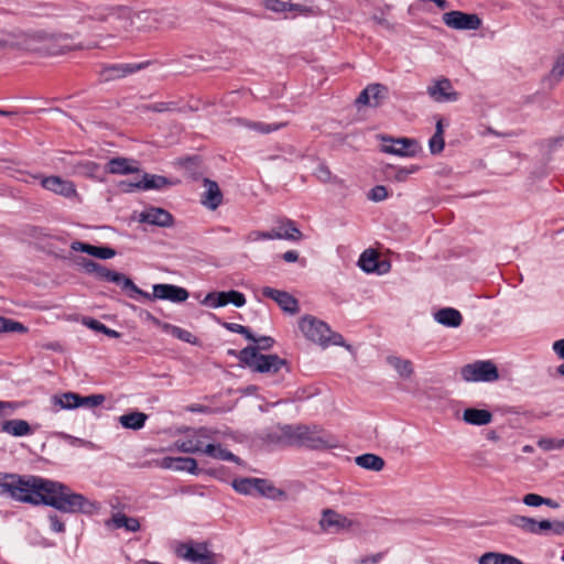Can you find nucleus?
<instances>
[{
  "instance_id": "obj_61",
  "label": "nucleus",
  "mask_w": 564,
  "mask_h": 564,
  "mask_svg": "<svg viewBox=\"0 0 564 564\" xmlns=\"http://www.w3.org/2000/svg\"><path fill=\"white\" fill-rule=\"evenodd\" d=\"M15 410V405L9 401H0V416L10 415Z\"/></svg>"
},
{
  "instance_id": "obj_39",
  "label": "nucleus",
  "mask_w": 564,
  "mask_h": 564,
  "mask_svg": "<svg viewBox=\"0 0 564 564\" xmlns=\"http://www.w3.org/2000/svg\"><path fill=\"white\" fill-rule=\"evenodd\" d=\"M387 362L404 379H409L413 375V366L409 359L389 356Z\"/></svg>"
},
{
  "instance_id": "obj_50",
  "label": "nucleus",
  "mask_w": 564,
  "mask_h": 564,
  "mask_svg": "<svg viewBox=\"0 0 564 564\" xmlns=\"http://www.w3.org/2000/svg\"><path fill=\"white\" fill-rule=\"evenodd\" d=\"M165 327L170 329V334L173 337L185 343L195 344L196 338H194L191 332L174 325H166Z\"/></svg>"
},
{
  "instance_id": "obj_16",
  "label": "nucleus",
  "mask_w": 564,
  "mask_h": 564,
  "mask_svg": "<svg viewBox=\"0 0 564 564\" xmlns=\"http://www.w3.org/2000/svg\"><path fill=\"white\" fill-rule=\"evenodd\" d=\"M149 295L151 300H165L173 303H182L185 302L189 294L188 291L182 286L175 285V284H154L153 285V293Z\"/></svg>"
},
{
  "instance_id": "obj_2",
  "label": "nucleus",
  "mask_w": 564,
  "mask_h": 564,
  "mask_svg": "<svg viewBox=\"0 0 564 564\" xmlns=\"http://www.w3.org/2000/svg\"><path fill=\"white\" fill-rule=\"evenodd\" d=\"M257 346H247L238 354L239 361L250 370L261 373H276L283 367L288 368L285 359L278 355H262L259 350H269L274 345V339L270 336L256 337L252 340Z\"/></svg>"
},
{
  "instance_id": "obj_15",
  "label": "nucleus",
  "mask_w": 564,
  "mask_h": 564,
  "mask_svg": "<svg viewBox=\"0 0 564 564\" xmlns=\"http://www.w3.org/2000/svg\"><path fill=\"white\" fill-rule=\"evenodd\" d=\"M388 98V87L382 84H370L361 90L356 99L357 106L377 108Z\"/></svg>"
},
{
  "instance_id": "obj_27",
  "label": "nucleus",
  "mask_w": 564,
  "mask_h": 564,
  "mask_svg": "<svg viewBox=\"0 0 564 564\" xmlns=\"http://www.w3.org/2000/svg\"><path fill=\"white\" fill-rule=\"evenodd\" d=\"M276 239L299 241L303 238V234L296 227L295 221L285 219L274 228Z\"/></svg>"
},
{
  "instance_id": "obj_63",
  "label": "nucleus",
  "mask_w": 564,
  "mask_h": 564,
  "mask_svg": "<svg viewBox=\"0 0 564 564\" xmlns=\"http://www.w3.org/2000/svg\"><path fill=\"white\" fill-rule=\"evenodd\" d=\"M554 352L564 360V338L553 343Z\"/></svg>"
},
{
  "instance_id": "obj_38",
  "label": "nucleus",
  "mask_w": 564,
  "mask_h": 564,
  "mask_svg": "<svg viewBox=\"0 0 564 564\" xmlns=\"http://www.w3.org/2000/svg\"><path fill=\"white\" fill-rule=\"evenodd\" d=\"M180 165L185 171L187 177L193 181H197L203 175L200 170V160L198 156H189L180 160Z\"/></svg>"
},
{
  "instance_id": "obj_62",
  "label": "nucleus",
  "mask_w": 564,
  "mask_h": 564,
  "mask_svg": "<svg viewBox=\"0 0 564 564\" xmlns=\"http://www.w3.org/2000/svg\"><path fill=\"white\" fill-rule=\"evenodd\" d=\"M172 102H154L150 106V109L154 112H165L172 109Z\"/></svg>"
},
{
  "instance_id": "obj_11",
  "label": "nucleus",
  "mask_w": 564,
  "mask_h": 564,
  "mask_svg": "<svg viewBox=\"0 0 564 564\" xmlns=\"http://www.w3.org/2000/svg\"><path fill=\"white\" fill-rule=\"evenodd\" d=\"M177 556L193 564H215L214 555L204 543H183L176 549Z\"/></svg>"
},
{
  "instance_id": "obj_1",
  "label": "nucleus",
  "mask_w": 564,
  "mask_h": 564,
  "mask_svg": "<svg viewBox=\"0 0 564 564\" xmlns=\"http://www.w3.org/2000/svg\"><path fill=\"white\" fill-rule=\"evenodd\" d=\"M0 496L33 506H50L67 513H90L96 508L95 503L68 486L37 476L0 473Z\"/></svg>"
},
{
  "instance_id": "obj_45",
  "label": "nucleus",
  "mask_w": 564,
  "mask_h": 564,
  "mask_svg": "<svg viewBox=\"0 0 564 564\" xmlns=\"http://www.w3.org/2000/svg\"><path fill=\"white\" fill-rule=\"evenodd\" d=\"M202 303L213 308L223 307L228 304L227 296H225V291L209 292Z\"/></svg>"
},
{
  "instance_id": "obj_48",
  "label": "nucleus",
  "mask_w": 564,
  "mask_h": 564,
  "mask_svg": "<svg viewBox=\"0 0 564 564\" xmlns=\"http://www.w3.org/2000/svg\"><path fill=\"white\" fill-rule=\"evenodd\" d=\"M104 401V394H90L86 397L79 394L78 408L94 409L101 405Z\"/></svg>"
},
{
  "instance_id": "obj_30",
  "label": "nucleus",
  "mask_w": 564,
  "mask_h": 564,
  "mask_svg": "<svg viewBox=\"0 0 564 564\" xmlns=\"http://www.w3.org/2000/svg\"><path fill=\"white\" fill-rule=\"evenodd\" d=\"M134 161L126 158H113L107 163V172L110 174H131L139 171L138 166L134 165Z\"/></svg>"
},
{
  "instance_id": "obj_52",
  "label": "nucleus",
  "mask_w": 564,
  "mask_h": 564,
  "mask_svg": "<svg viewBox=\"0 0 564 564\" xmlns=\"http://www.w3.org/2000/svg\"><path fill=\"white\" fill-rule=\"evenodd\" d=\"M225 296H227L228 304L231 303L236 307H242L246 305V302H247L246 296L243 293H241L239 291H236V290L227 291V292H225Z\"/></svg>"
},
{
  "instance_id": "obj_47",
  "label": "nucleus",
  "mask_w": 564,
  "mask_h": 564,
  "mask_svg": "<svg viewBox=\"0 0 564 564\" xmlns=\"http://www.w3.org/2000/svg\"><path fill=\"white\" fill-rule=\"evenodd\" d=\"M358 264L365 272H373L377 269V254L375 252L369 254L368 251L362 252Z\"/></svg>"
},
{
  "instance_id": "obj_60",
  "label": "nucleus",
  "mask_w": 564,
  "mask_h": 564,
  "mask_svg": "<svg viewBox=\"0 0 564 564\" xmlns=\"http://www.w3.org/2000/svg\"><path fill=\"white\" fill-rule=\"evenodd\" d=\"M329 345H334V346H345V339L344 337L338 334V333H334L332 332V329L329 328V333H328V341H327V347Z\"/></svg>"
},
{
  "instance_id": "obj_51",
  "label": "nucleus",
  "mask_w": 564,
  "mask_h": 564,
  "mask_svg": "<svg viewBox=\"0 0 564 564\" xmlns=\"http://www.w3.org/2000/svg\"><path fill=\"white\" fill-rule=\"evenodd\" d=\"M224 327L231 333L243 335L248 340H256V336L247 326L237 323H224Z\"/></svg>"
},
{
  "instance_id": "obj_31",
  "label": "nucleus",
  "mask_w": 564,
  "mask_h": 564,
  "mask_svg": "<svg viewBox=\"0 0 564 564\" xmlns=\"http://www.w3.org/2000/svg\"><path fill=\"white\" fill-rule=\"evenodd\" d=\"M463 420L470 425H487L492 421V414L488 410L468 408L463 412Z\"/></svg>"
},
{
  "instance_id": "obj_5",
  "label": "nucleus",
  "mask_w": 564,
  "mask_h": 564,
  "mask_svg": "<svg viewBox=\"0 0 564 564\" xmlns=\"http://www.w3.org/2000/svg\"><path fill=\"white\" fill-rule=\"evenodd\" d=\"M232 488L241 495H252L258 492L262 496L278 499L285 495V492L268 480L261 478H238L232 481Z\"/></svg>"
},
{
  "instance_id": "obj_54",
  "label": "nucleus",
  "mask_w": 564,
  "mask_h": 564,
  "mask_svg": "<svg viewBox=\"0 0 564 564\" xmlns=\"http://www.w3.org/2000/svg\"><path fill=\"white\" fill-rule=\"evenodd\" d=\"M444 135L433 134L429 141V147L432 154L441 153L444 149Z\"/></svg>"
},
{
  "instance_id": "obj_7",
  "label": "nucleus",
  "mask_w": 564,
  "mask_h": 564,
  "mask_svg": "<svg viewBox=\"0 0 564 564\" xmlns=\"http://www.w3.org/2000/svg\"><path fill=\"white\" fill-rule=\"evenodd\" d=\"M299 328L308 340L327 347L329 326L325 322L312 315H305L300 319Z\"/></svg>"
},
{
  "instance_id": "obj_35",
  "label": "nucleus",
  "mask_w": 564,
  "mask_h": 564,
  "mask_svg": "<svg viewBox=\"0 0 564 564\" xmlns=\"http://www.w3.org/2000/svg\"><path fill=\"white\" fill-rule=\"evenodd\" d=\"M479 564H523L520 560L517 557L503 554V553H497V552H487L482 554L479 560Z\"/></svg>"
},
{
  "instance_id": "obj_19",
  "label": "nucleus",
  "mask_w": 564,
  "mask_h": 564,
  "mask_svg": "<svg viewBox=\"0 0 564 564\" xmlns=\"http://www.w3.org/2000/svg\"><path fill=\"white\" fill-rule=\"evenodd\" d=\"M508 523L514 528L520 529L524 533L536 534V535L545 533L546 528H549V525H550L549 520L538 521L533 518L519 516V514L511 516L508 519Z\"/></svg>"
},
{
  "instance_id": "obj_12",
  "label": "nucleus",
  "mask_w": 564,
  "mask_h": 564,
  "mask_svg": "<svg viewBox=\"0 0 564 564\" xmlns=\"http://www.w3.org/2000/svg\"><path fill=\"white\" fill-rule=\"evenodd\" d=\"M288 431L295 433V445H302L314 449L330 448L335 445L316 433L312 432L305 425H288Z\"/></svg>"
},
{
  "instance_id": "obj_8",
  "label": "nucleus",
  "mask_w": 564,
  "mask_h": 564,
  "mask_svg": "<svg viewBox=\"0 0 564 564\" xmlns=\"http://www.w3.org/2000/svg\"><path fill=\"white\" fill-rule=\"evenodd\" d=\"M96 276L99 280L112 282L119 285L123 291L128 292V296L131 299H137L141 296L143 299H151L148 292L142 291L138 288L133 281L126 276L124 274L107 269L105 265H100Z\"/></svg>"
},
{
  "instance_id": "obj_18",
  "label": "nucleus",
  "mask_w": 564,
  "mask_h": 564,
  "mask_svg": "<svg viewBox=\"0 0 564 564\" xmlns=\"http://www.w3.org/2000/svg\"><path fill=\"white\" fill-rule=\"evenodd\" d=\"M261 293L264 297L273 300L284 312L290 314L297 313L299 302L290 293L270 286H264Z\"/></svg>"
},
{
  "instance_id": "obj_43",
  "label": "nucleus",
  "mask_w": 564,
  "mask_h": 564,
  "mask_svg": "<svg viewBox=\"0 0 564 564\" xmlns=\"http://www.w3.org/2000/svg\"><path fill=\"white\" fill-rule=\"evenodd\" d=\"M563 77H564V53L561 54L556 58L549 76L545 79L547 82H551L553 85H556L561 82V79Z\"/></svg>"
},
{
  "instance_id": "obj_17",
  "label": "nucleus",
  "mask_w": 564,
  "mask_h": 564,
  "mask_svg": "<svg viewBox=\"0 0 564 564\" xmlns=\"http://www.w3.org/2000/svg\"><path fill=\"white\" fill-rule=\"evenodd\" d=\"M72 36L66 33H47L44 42L43 55H61L75 48L70 43Z\"/></svg>"
},
{
  "instance_id": "obj_55",
  "label": "nucleus",
  "mask_w": 564,
  "mask_h": 564,
  "mask_svg": "<svg viewBox=\"0 0 564 564\" xmlns=\"http://www.w3.org/2000/svg\"><path fill=\"white\" fill-rule=\"evenodd\" d=\"M315 176L323 183H330L333 180V174L329 167L324 163L318 164L315 170Z\"/></svg>"
},
{
  "instance_id": "obj_9",
  "label": "nucleus",
  "mask_w": 564,
  "mask_h": 564,
  "mask_svg": "<svg viewBox=\"0 0 564 564\" xmlns=\"http://www.w3.org/2000/svg\"><path fill=\"white\" fill-rule=\"evenodd\" d=\"M212 430L200 427L193 433L187 434L184 438L175 442L177 451L187 454L203 453L206 446V441L213 438Z\"/></svg>"
},
{
  "instance_id": "obj_33",
  "label": "nucleus",
  "mask_w": 564,
  "mask_h": 564,
  "mask_svg": "<svg viewBox=\"0 0 564 564\" xmlns=\"http://www.w3.org/2000/svg\"><path fill=\"white\" fill-rule=\"evenodd\" d=\"M237 121L250 129V130H254L257 131L258 133H261V134H268V133H271V132H274V131H278L282 128H284L286 126V122H279V123H265V122H261V121H250V120H247V119H237Z\"/></svg>"
},
{
  "instance_id": "obj_6",
  "label": "nucleus",
  "mask_w": 564,
  "mask_h": 564,
  "mask_svg": "<svg viewBox=\"0 0 564 564\" xmlns=\"http://www.w3.org/2000/svg\"><path fill=\"white\" fill-rule=\"evenodd\" d=\"M261 4L272 12L283 13L286 18L318 15L321 13L318 7L292 3L290 0H261Z\"/></svg>"
},
{
  "instance_id": "obj_23",
  "label": "nucleus",
  "mask_w": 564,
  "mask_h": 564,
  "mask_svg": "<svg viewBox=\"0 0 564 564\" xmlns=\"http://www.w3.org/2000/svg\"><path fill=\"white\" fill-rule=\"evenodd\" d=\"M175 183L169 180L165 176L155 175V174H148L145 173L141 181L137 183H129L127 184L128 189L132 191L133 188L149 191V189H161L165 186L174 185Z\"/></svg>"
},
{
  "instance_id": "obj_21",
  "label": "nucleus",
  "mask_w": 564,
  "mask_h": 564,
  "mask_svg": "<svg viewBox=\"0 0 564 564\" xmlns=\"http://www.w3.org/2000/svg\"><path fill=\"white\" fill-rule=\"evenodd\" d=\"M203 184L205 187V192L200 196V203L206 208L215 210L223 203V193L215 181L204 178Z\"/></svg>"
},
{
  "instance_id": "obj_34",
  "label": "nucleus",
  "mask_w": 564,
  "mask_h": 564,
  "mask_svg": "<svg viewBox=\"0 0 564 564\" xmlns=\"http://www.w3.org/2000/svg\"><path fill=\"white\" fill-rule=\"evenodd\" d=\"M147 420L148 415L139 411L130 412L119 417V422L124 429L134 431L142 429Z\"/></svg>"
},
{
  "instance_id": "obj_29",
  "label": "nucleus",
  "mask_w": 564,
  "mask_h": 564,
  "mask_svg": "<svg viewBox=\"0 0 564 564\" xmlns=\"http://www.w3.org/2000/svg\"><path fill=\"white\" fill-rule=\"evenodd\" d=\"M434 319L446 327H459L463 323L460 312L453 307H444L434 314Z\"/></svg>"
},
{
  "instance_id": "obj_46",
  "label": "nucleus",
  "mask_w": 564,
  "mask_h": 564,
  "mask_svg": "<svg viewBox=\"0 0 564 564\" xmlns=\"http://www.w3.org/2000/svg\"><path fill=\"white\" fill-rule=\"evenodd\" d=\"M522 501L524 505L529 507H540L542 505H546L549 507H556V503L553 500L544 498L538 494H527L523 497Z\"/></svg>"
},
{
  "instance_id": "obj_20",
  "label": "nucleus",
  "mask_w": 564,
  "mask_h": 564,
  "mask_svg": "<svg viewBox=\"0 0 564 564\" xmlns=\"http://www.w3.org/2000/svg\"><path fill=\"white\" fill-rule=\"evenodd\" d=\"M150 62H142L135 64H111L105 66L101 76L105 80H115L122 78L129 74H133L138 70L145 68Z\"/></svg>"
},
{
  "instance_id": "obj_28",
  "label": "nucleus",
  "mask_w": 564,
  "mask_h": 564,
  "mask_svg": "<svg viewBox=\"0 0 564 564\" xmlns=\"http://www.w3.org/2000/svg\"><path fill=\"white\" fill-rule=\"evenodd\" d=\"M108 528L121 529L128 532H137L140 530V522L137 518L127 517L122 512L113 513L112 517L106 521Z\"/></svg>"
},
{
  "instance_id": "obj_22",
  "label": "nucleus",
  "mask_w": 564,
  "mask_h": 564,
  "mask_svg": "<svg viewBox=\"0 0 564 564\" xmlns=\"http://www.w3.org/2000/svg\"><path fill=\"white\" fill-rule=\"evenodd\" d=\"M140 221L159 227H170L173 224V216L163 208L151 207L141 213Z\"/></svg>"
},
{
  "instance_id": "obj_41",
  "label": "nucleus",
  "mask_w": 564,
  "mask_h": 564,
  "mask_svg": "<svg viewBox=\"0 0 564 564\" xmlns=\"http://www.w3.org/2000/svg\"><path fill=\"white\" fill-rule=\"evenodd\" d=\"M84 325L95 332L102 333L110 338H119L121 336L119 332L107 327L105 324L95 318H86L84 321Z\"/></svg>"
},
{
  "instance_id": "obj_36",
  "label": "nucleus",
  "mask_w": 564,
  "mask_h": 564,
  "mask_svg": "<svg viewBox=\"0 0 564 564\" xmlns=\"http://www.w3.org/2000/svg\"><path fill=\"white\" fill-rule=\"evenodd\" d=\"M355 463L365 469L380 471L384 467V460L375 454H362L355 458Z\"/></svg>"
},
{
  "instance_id": "obj_25",
  "label": "nucleus",
  "mask_w": 564,
  "mask_h": 564,
  "mask_svg": "<svg viewBox=\"0 0 564 564\" xmlns=\"http://www.w3.org/2000/svg\"><path fill=\"white\" fill-rule=\"evenodd\" d=\"M0 431L15 437H22L33 433L29 422L22 419H13L1 422Z\"/></svg>"
},
{
  "instance_id": "obj_49",
  "label": "nucleus",
  "mask_w": 564,
  "mask_h": 564,
  "mask_svg": "<svg viewBox=\"0 0 564 564\" xmlns=\"http://www.w3.org/2000/svg\"><path fill=\"white\" fill-rule=\"evenodd\" d=\"M88 254L98 259L107 260L113 258L116 256V251L110 247L90 245Z\"/></svg>"
},
{
  "instance_id": "obj_56",
  "label": "nucleus",
  "mask_w": 564,
  "mask_h": 564,
  "mask_svg": "<svg viewBox=\"0 0 564 564\" xmlns=\"http://www.w3.org/2000/svg\"><path fill=\"white\" fill-rule=\"evenodd\" d=\"M47 519L50 522V528L53 532L63 533L65 531V524L56 513H50Z\"/></svg>"
},
{
  "instance_id": "obj_58",
  "label": "nucleus",
  "mask_w": 564,
  "mask_h": 564,
  "mask_svg": "<svg viewBox=\"0 0 564 564\" xmlns=\"http://www.w3.org/2000/svg\"><path fill=\"white\" fill-rule=\"evenodd\" d=\"M539 445L545 451L562 448L560 438H544L539 442Z\"/></svg>"
},
{
  "instance_id": "obj_59",
  "label": "nucleus",
  "mask_w": 564,
  "mask_h": 564,
  "mask_svg": "<svg viewBox=\"0 0 564 564\" xmlns=\"http://www.w3.org/2000/svg\"><path fill=\"white\" fill-rule=\"evenodd\" d=\"M549 528H546V532L551 531L555 535H563L564 534V520L563 521H550L549 520Z\"/></svg>"
},
{
  "instance_id": "obj_42",
  "label": "nucleus",
  "mask_w": 564,
  "mask_h": 564,
  "mask_svg": "<svg viewBox=\"0 0 564 564\" xmlns=\"http://www.w3.org/2000/svg\"><path fill=\"white\" fill-rule=\"evenodd\" d=\"M174 470L198 475L197 462L192 457H176Z\"/></svg>"
},
{
  "instance_id": "obj_10",
  "label": "nucleus",
  "mask_w": 564,
  "mask_h": 564,
  "mask_svg": "<svg viewBox=\"0 0 564 564\" xmlns=\"http://www.w3.org/2000/svg\"><path fill=\"white\" fill-rule=\"evenodd\" d=\"M443 22L453 30L475 31L481 26V19L476 13L457 10L444 13Z\"/></svg>"
},
{
  "instance_id": "obj_4",
  "label": "nucleus",
  "mask_w": 564,
  "mask_h": 564,
  "mask_svg": "<svg viewBox=\"0 0 564 564\" xmlns=\"http://www.w3.org/2000/svg\"><path fill=\"white\" fill-rule=\"evenodd\" d=\"M460 376L466 382H495L499 371L491 360H477L462 367Z\"/></svg>"
},
{
  "instance_id": "obj_53",
  "label": "nucleus",
  "mask_w": 564,
  "mask_h": 564,
  "mask_svg": "<svg viewBox=\"0 0 564 564\" xmlns=\"http://www.w3.org/2000/svg\"><path fill=\"white\" fill-rule=\"evenodd\" d=\"M388 197V189L383 185H376L368 193V198L372 202H381Z\"/></svg>"
},
{
  "instance_id": "obj_24",
  "label": "nucleus",
  "mask_w": 564,
  "mask_h": 564,
  "mask_svg": "<svg viewBox=\"0 0 564 564\" xmlns=\"http://www.w3.org/2000/svg\"><path fill=\"white\" fill-rule=\"evenodd\" d=\"M391 145H383V151L399 156H414L417 152V143L413 139H391Z\"/></svg>"
},
{
  "instance_id": "obj_13",
  "label": "nucleus",
  "mask_w": 564,
  "mask_h": 564,
  "mask_svg": "<svg viewBox=\"0 0 564 564\" xmlns=\"http://www.w3.org/2000/svg\"><path fill=\"white\" fill-rule=\"evenodd\" d=\"M37 178V176H34ZM43 188L61 195L65 198H73L77 196V189L72 181L64 180L61 176H39Z\"/></svg>"
},
{
  "instance_id": "obj_26",
  "label": "nucleus",
  "mask_w": 564,
  "mask_h": 564,
  "mask_svg": "<svg viewBox=\"0 0 564 564\" xmlns=\"http://www.w3.org/2000/svg\"><path fill=\"white\" fill-rule=\"evenodd\" d=\"M319 523L324 530H340L349 528L351 525V521L348 518L330 509H326L323 511Z\"/></svg>"
},
{
  "instance_id": "obj_14",
  "label": "nucleus",
  "mask_w": 564,
  "mask_h": 564,
  "mask_svg": "<svg viewBox=\"0 0 564 564\" xmlns=\"http://www.w3.org/2000/svg\"><path fill=\"white\" fill-rule=\"evenodd\" d=\"M427 95L436 102L457 101L459 94L454 90L451 80L446 77L438 78L426 88Z\"/></svg>"
},
{
  "instance_id": "obj_64",
  "label": "nucleus",
  "mask_w": 564,
  "mask_h": 564,
  "mask_svg": "<svg viewBox=\"0 0 564 564\" xmlns=\"http://www.w3.org/2000/svg\"><path fill=\"white\" fill-rule=\"evenodd\" d=\"M381 558H382V554L381 553H377V554L371 555V556L362 557L359 561V564H377L378 562L381 561Z\"/></svg>"
},
{
  "instance_id": "obj_40",
  "label": "nucleus",
  "mask_w": 564,
  "mask_h": 564,
  "mask_svg": "<svg viewBox=\"0 0 564 564\" xmlns=\"http://www.w3.org/2000/svg\"><path fill=\"white\" fill-rule=\"evenodd\" d=\"M419 170L416 165H411L409 167H397V166H388L387 175L392 177L397 182L406 181L408 176L415 173Z\"/></svg>"
},
{
  "instance_id": "obj_37",
  "label": "nucleus",
  "mask_w": 564,
  "mask_h": 564,
  "mask_svg": "<svg viewBox=\"0 0 564 564\" xmlns=\"http://www.w3.org/2000/svg\"><path fill=\"white\" fill-rule=\"evenodd\" d=\"M203 454H206L207 456H209L212 458L226 460V462L238 463V460H239V458L235 454L227 451L226 448H223L221 445H219V444L215 445L212 443H206Z\"/></svg>"
},
{
  "instance_id": "obj_3",
  "label": "nucleus",
  "mask_w": 564,
  "mask_h": 564,
  "mask_svg": "<svg viewBox=\"0 0 564 564\" xmlns=\"http://www.w3.org/2000/svg\"><path fill=\"white\" fill-rule=\"evenodd\" d=\"M45 36L46 32L44 31L11 33L7 39H0L1 42H4L0 51L12 47L43 54Z\"/></svg>"
},
{
  "instance_id": "obj_44",
  "label": "nucleus",
  "mask_w": 564,
  "mask_h": 564,
  "mask_svg": "<svg viewBox=\"0 0 564 564\" xmlns=\"http://www.w3.org/2000/svg\"><path fill=\"white\" fill-rule=\"evenodd\" d=\"M28 328L20 322L0 316V333H26Z\"/></svg>"
},
{
  "instance_id": "obj_57",
  "label": "nucleus",
  "mask_w": 564,
  "mask_h": 564,
  "mask_svg": "<svg viewBox=\"0 0 564 564\" xmlns=\"http://www.w3.org/2000/svg\"><path fill=\"white\" fill-rule=\"evenodd\" d=\"M80 265L83 267L84 271L89 274H97L98 270L100 269V263L95 262L90 259L83 258Z\"/></svg>"
},
{
  "instance_id": "obj_32",
  "label": "nucleus",
  "mask_w": 564,
  "mask_h": 564,
  "mask_svg": "<svg viewBox=\"0 0 564 564\" xmlns=\"http://www.w3.org/2000/svg\"><path fill=\"white\" fill-rule=\"evenodd\" d=\"M78 400L79 394L70 391L61 394H54L51 398L52 405L56 411L78 409Z\"/></svg>"
}]
</instances>
